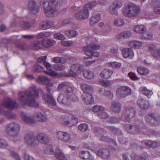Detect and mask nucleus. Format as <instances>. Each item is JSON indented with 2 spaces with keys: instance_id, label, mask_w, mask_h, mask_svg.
Here are the masks:
<instances>
[{
  "instance_id": "obj_36",
  "label": "nucleus",
  "mask_w": 160,
  "mask_h": 160,
  "mask_svg": "<svg viewBox=\"0 0 160 160\" xmlns=\"http://www.w3.org/2000/svg\"><path fill=\"white\" fill-rule=\"evenodd\" d=\"M138 103V105L142 108L146 109L149 108V103L148 102H145V101L142 99H139Z\"/></svg>"
},
{
  "instance_id": "obj_46",
  "label": "nucleus",
  "mask_w": 160,
  "mask_h": 160,
  "mask_svg": "<svg viewBox=\"0 0 160 160\" xmlns=\"http://www.w3.org/2000/svg\"><path fill=\"white\" fill-rule=\"evenodd\" d=\"M153 119H155L158 122H160V121H159L160 119V118L158 117L157 118H155L154 114H150L148 115L145 118L146 121L148 122H150Z\"/></svg>"
},
{
  "instance_id": "obj_62",
  "label": "nucleus",
  "mask_w": 160,
  "mask_h": 160,
  "mask_svg": "<svg viewBox=\"0 0 160 160\" xmlns=\"http://www.w3.org/2000/svg\"><path fill=\"white\" fill-rule=\"evenodd\" d=\"M65 68V67L64 65L59 64L55 65L53 68L57 70H64Z\"/></svg>"
},
{
  "instance_id": "obj_9",
  "label": "nucleus",
  "mask_w": 160,
  "mask_h": 160,
  "mask_svg": "<svg viewBox=\"0 0 160 160\" xmlns=\"http://www.w3.org/2000/svg\"><path fill=\"white\" fill-rule=\"evenodd\" d=\"M122 6L121 2L115 0L112 2L110 5L108 9V12L112 15H118V10Z\"/></svg>"
},
{
  "instance_id": "obj_21",
  "label": "nucleus",
  "mask_w": 160,
  "mask_h": 160,
  "mask_svg": "<svg viewBox=\"0 0 160 160\" xmlns=\"http://www.w3.org/2000/svg\"><path fill=\"white\" fill-rule=\"evenodd\" d=\"M53 25L52 21H42L39 24V27L41 30H45L50 28Z\"/></svg>"
},
{
  "instance_id": "obj_6",
  "label": "nucleus",
  "mask_w": 160,
  "mask_h": 160,
  "mask_svg": "<svg viewBox=\"0 0 160 160\" xmlns=\"http://www.w3.org/2000/svg\"><path fill=\"white\" fill-rule=\"evenodd\" d=\"M20 126L18 122H13L8 124L6 127V132L10 136H16L19 132Z\"/></svg>"
},
{
  "instance_id": "obj_10",
  "label": "nucleus",
  "mask_w": 160,
  "mask_h": 160,
  "mask_svg": "<svg viewBox=\"0 0 160 160\" xmlns=\"http://www.w3.org/2000/svg\"><path fill=\"white\" fill-rule=\"evenodd\" d=\"M22 120L25 123L29 125H33L37 122L34 114L30 115L24 112H22L21 115Z\"/></svg>"
},
{
  "instance_id": "obj_56",
  "label": "nucleus",
  "mask_w": 160,
  "mask_h": 160,
  "mask_svg": "<svg viewBox=\"0 0 160 160\" xmlns=\"http://www.w3.org/2000/svg\"><path fill=\"white\" fill-rule=\"evenodd\" d=\"M97 4L96 2H93L87 4L84 7L88 9H91L95 7Z\"/></svg>"
},
{
  "instance_id": "obj_34",
  "label": "nucleus",
  "mask_w": 160,
  "mask_h": 160,
  "mask_svg": "<svg viewBox=\"0 0 160 160\" xmlns=\"http://www.w3.org/2000/svg\"><path fill=\"white\" fill-rule=\"evenodd\" d=\"M143 45L142 43L138 41H131L129 42V45L132 48H138L142 47Z\"/></svg>"
},
{
  "instance_id": "obj_32",
  "label": "nucleus",
  "mask_w": 160,
  "mask_h": 160,
  "mask_svg": "<svg viewBox=\"0 0 160 160\" xmlns=\"http://www.w3.org/2000/svg\"><path fill=\"white\" fill-rule=\"evenodd\" d=\"M42 45V42L38 41L32 43L30 44L31 48L35 50H38L41 48Z\"/></svg>"
},
{
  "instance_id": "obj_7",
  "label": "nucleus",
  "mask_w": 160,
  "mask_h": 160,
  "mask_svg": "<svg viewBox=\"0 0 160 160\" xmlns=\"http://www.w3.org/2000/svg\"><path fill=\"white\" fill-rule=\"evenodd\" d=\"M42 94L43 100L48 105L54 106L56 105L55 99L53 97L52 93L51 91H40Z\"/></svg>"
},
{
  "instance_id": "obj_15",
  "label": "nucleus",
  "mask_w": 160,
  "mask_h": 160,
  "mask_svg": "<svg viewBox=\"0 0 160 160\" xmlns=\"http://www.w3.org/2000/svg\"><path fill=\"white\" fill-rule=\"evenodd\" d=\"M89 16L88 10L85 7L83 9L77 12L75 15L76 19L81 20L87 19Z\"/></svg>"
},
{
  "instance_id": "obj_35",
  "label": "nucleus",
  "mask_w": 160,
  "mask_h": 160,
  "mask_svg": "<svg viewBox=\"0 0 160 160\" xmlns=\"http://www.w3.org/2000/svg\"><path fill=\"white\" fill-rule=\"evenodd\" d=\"M67 89V90H70L73 89L74 88L72 86H69L68 85V83L65 82H63L59 84L58 89L61 90L62 89Z\"/></svg>"
},
{
  "instance_id": "obj_20",
  "label": "nucleus",
  "mask_w": 160,
  "mask_h": 160,
  "mask_svg": "<svg viewBox=\"0 0 160 160\" xmlns=\"http://www.w3.org/2000/svg\"><path fill=\"white\" fill-rule=\"evenodd\" d=\"M37 138L38 141L43 144L48 142L49 140L48 137L46 134L42 132L39 133Z\"/></svg>"
},
{
  "instance_id": "obj_42",
  "label": "nucleus",
  "mask_w": 160,
  "mask_h": 160,
  "mask_svg": "<svg viewBox=\"0 0 160 160\" xmlns=\"http://www.w3.org/2000/svg\"><path fill=\"white\" fill-rule=\"evenodd\" d=\"M83 74L85 77L88 79L92 78L94 77L93 72L89 70L84 71Z\"/></svg>"
},
{
  "instance_id": "obj_16",
  "label": "nucleus",
  "mask_w": 160,
  "mask_h": 160,
  "mask_svg": "<svg viewBox=\"0 0 160 160\" xmlns=\"http://www.w3.org/2000/svg\"><path fill=\"white\" fill-rule=\"evenodd\" d=\"M37 82L39 84H46L47 90H50L53 89V84L50 83V79L46 76H38L37 79Z\"/></svg>"
},
{
  "instance_id": "obj_60",
  "label": "nucleus",
  "mask_w": 160,
  "mask_h": 160,
  "mask_svg": "<svg viewBox=\"0 0 160 160\" xmlns=\"http://www.w3.org/2000/svg\"><path fill=\"white\" fill-rule=\"evenodd\" d=\"M80 87L81 89L82 90H88L93 89L91 86L85 84H81L80 85Z\"/></svg>"
},
{
  "instance_id": "obj_22",
  "label": "nucleus",
  "mask_w": 160,
  "mask_h": 160,
  "mask_svg": "<svg viewBox=\"0 0 160 160\" xmlns=\"http://www.w3.org/2000/svg\"><path fill=\"white\" fill-rule=\"evenodd\" d=\"M35 119L40 122H45L47 120V116L40 112H37L34 113Z\"/></svg>"
},
{
  "instance_id": "obj_8",
  "label": "nucleus",
  "mask_w": 160,
  "mask_h": 160,
  "mask_svg": "<svg viewBox=\"0 0 160 160\" xmlns=\"http://www.w3.org/2000/svg\"><path fill=\"white\" fill-rule=\"evenodd\" d=\"M2 105L8 109L11 110L18 106V104L15 101L12 100L9 97H7L4 99L2 103Z\"/></svg>"
},
{
  "instance_id": "obj_4",
  "label": "nucleus",
  "mask_w": 160,
  "mask_h": 160,
  "mask_svg": "<svg viewBox=\"0 0 160 160\" xmlns=\"http://www.w3.org/2000/svg\"><path fill=\"white\" fill-rule=\"evenodd\" d=\"M140 7L133 3L126 5L122 11L123 15L128 18L137 17L140 14Z\"/></svg>"
},
{
  "instance_id": "obj_12",
  "label": "nucleus",
  "mask_w": 160,
  "mask_h": 160,
  "mask_svg": "<svg viewBox=\"0 0 160 160\" xmlns=\"http://www.w3.org/2000/svg\"><path fill=\"white\" fill-rule=\"evenodd\" d=\"M72 92L69 91H67L59 95L58 98V100L61 103L67 104L70 102L69 99H71L69 98V96H71Z\"/></svg>"
},
{
  "instance_id": "obj_51",
  "label": "nucleus",
  "mask_w": 160,
  "mask_h": 160,
  "mask_svg": "<svg viewBox=\"0 0 160 160\" xmlns=\"http://www.w3.org/2000/svg\"><path fill=\"white\" fill-rule=\"evenodd\" d=\"M8 146V144L5 139L0 138V148H5Z\"/></svg>"
},
{
  "instance_id": "obj_37",
  "label": "nucleus",
  "mask_w": 160,
  "mask_h": 160,
  "mask_svg": "<svg viewBox=\"0 0 160 160\" xmlns=\"http://www.w3.org/2000/svg\"><path fill=\"white\" fill-rule=\"evenodd\" d=\"M55 156L58 160H67L66 157L60 150L55 152Z\"/></svg>"
},
{
  "instance_id": "obj_58",
  "label": "nucleus",
  "mask_w": 160,
  "mask_h": 160,
  "mask_svg": "<svg viewBox=\"0 0 160 160\" xmlns=\"http://www.w3.org/2000/svg\"><path fill=\"white\" fill-rule=\"evenodd\" d=\"M104 110V108L102 106L96 105L93 108V111L94 112H97L98 111H103Z\"/></svg>"
},
{
  "instance_id": "obj_28",
  "label": "nucleus",
  "mask_w": 160,
  "mask_h": 160,
  "mask_svg": "<svg viewBox=\"0 0 160 160\" xmlns=\"http://www.w3.org/2000/svg\"><path fill=\"white\" fill-rule=\"evenodd\" d=\"M98 155L104 158H107L110 156L109 151L106 149H102L99 150L97 153Z\"/></svg>"
},
{
  "instance_id": "obj_41",
  "label": "nucleus",
  "mask_w": 160,
  "mask_h": 160,
  "mask_svg": "<svg viewBox=\"0 0 160 160\" xmlns=\"http://www.w3.org/2000/svg\"><path fill=\"white\" fill-rule=\"evenodd\" d=\"M65 34L66 36L72 38L77 36L78 32L75 30H68L65 31Z\"/></svg>"
},
{
  "instance_id": "obj_3",
  "label": "nucleus",
  "mask_w": 160,
  "mask_h": 160,
  "mask_svg": "<svg viewBox=\"0 0 160 160\" xmlns=\"http://www.w3.org/2000/svg\"><path fill=\"white\" fill-rule=\"evenodd\" d=\"M58 3L57 0H41L40 5L44 8L46 16L50 17H54L57 13Z\"/></svg>"
},
{
  "instance_id": "obj_40",
  "label": "nucleus",
  "mask_w": 160,
  "mask_h": 160,
  "mask_svg": "<svg viewBox=\"0 0 160 160\" xmlns=\"http://www.w3.org/2000/svg\"><path fill=\"white\" fill-rule=\"evenodd\" d=\"M113 23L115 26L120 27L124 24V21L123 19L122 18H115L113 20Z\"/></svg>"
},
{
  "instance_id": "obj_17",
  "label": "nucleus",
  "mask_w": 160,
  "mask_h": 160,
  "mask_svg": "<svg viewBox=\"0 0 160 160\" xmlns=\"http://www.w3.org/2000/svg\"><path fill=\"white\" fill-rule=\"evenodd\" d=\"M71 119L68 118H62V123L68 126H70L78 122V119L74 116H72Z\"/></svg>"
},
{
  "instance_id": "obj_31",
  "label": "nucleus",
  "mask_w": 160,
  "mask_h": 160,
  "mask_svg": "<svg viewBox=\"0 0 160 160\" xmlns=\"http://www.w3.org/2000/svg\"><path fill=\"white\" fill-rule=\"evenodd\" d=\"M112 73V71L110 70L104 69L100 73V76L101 78H108L111 76Z\"/></svg>"
},
{
  "instance_id": "obj_38",
  "label": "nucleus",
  "mask_w": 160,
  "mask_h": 160,
  "mask_svg": "<svg viewBox=\"0 0 160 160\" xmlns=\"http://www.w3.org/2000/svg\"><path fill=\"white\" fill-rule=\"evenodd\" d=\"M79 157L82 159H86L89 158L90 155L88 151H81L79 152Z\"/></svg>"
},
{
  "instance_id": "obj_64",
  "label": "nucleus",
  "mask_w": 160,
  "mask_h": 160,
  "mask_svg": "<svg viewBox=\"0 0 160 160\" xmlns=\"http://www.w3.org/2000/svg\"><path fill=\"white\" fill-rule=\"evenodd\" d=\"M152 55L154 57L157 58L160 57V49H157V48L152 53Z\"/></svg>"
},
{
  "instance_id": "obj_30",
  "label": "nucleus",
  "mask_w": 160,
  "mask_h": 160,
  "mask_svg": "<svg viewBox=\"0 0 160 160\" xmlns=\"http://www.w3.org/2000/svg\"><path fill=\"white\" fill-rule=\"evenodd\" d=\"M42 42L43 46L47 48L53 46L56 43L55 41L48 39H43L42 40Z\"/></svg>"
},
{
  "instance_id": "obj_2",
  "label": "nucleus",
  "mask_w": 160,
  "mask_h": 160,
  "mask_svg": "<svg viewBox=\"0 0 160 160\" xmlns=\"http://www.w3.org/2000/svg\"><path fill=\"white\" fill-rule=\"evenodd\" d=\"M93 41V39L92 38H87L86 39L87 45L83 47L82 49L88 58L84 57V60L87 59L88 58L92 59V57H98L99 56V53L94 51L99 49L100 47L99 45L95 44Z\"/></svg>"
},
{
  "instance_id": "obj_63",
  "label": "nucleus",
  "mask_w": 160,
  "mask_h": 160,
  "mask_svg": "<svg viewBox=\"0 0 160 160\" xmlns=\"http://www.w3.org/2000/svg\"><path fill=\"white\" fill-rule=\"evenodd\" d=\"M152 141L151 140H145L142 141V144L144 146H147L151 147L152 145Z\"/></svg>"
},
{
  "instance_id": "obj_27",
  "label": "nucleus",
  "mask_w": 160,
  "mask_h": 160,
  "mask_svg": "<svg viewBox=\"0 0 160 160\" xmlns=\"http://www.w3.org/2000/svg\"><path fill=\"white\" fill-rule=\"evenodd\" d=\"M131 91H117L116 95L119 98L122 99L131 94Z\"/></svg>"
},
{
  "instance_id": "obj_11",
  "label": "nucleus",
  "mask_w": 160,
  "mask_h": 160,
  "mask_svg": "<svg viewBox=\"0 0 160 160\" xmlns=\"http://www.w3.org/2000/svg\"><path fill=\"white\" fill-rule=\"evenodd\" d=\"M25 141L28 146L34 147L38 144L37 137L32 133H28L24 137Z\"/></svg>"
},
{
  "instance_id": "obj_24",
  "label": "nucleus",
  "mask_w": 160,
  "mask_h": 160,
  "mask_svg": "<svg viewBox=\"0 0 160 160\" xmlns=\"http://www.w3.org/2000/svg\"><path fill=\"white\" fill-rule=\"evenodd\" d=\"M132 35V33L129 31H126L121 32L116 36L117 38L121 39L122 38L127 39L130 37Z\"/></svg>"
},
{
  "instance_id": "obj_43",
  "label": "nucleus",
  "mask_w": 160,
  "mask_h": 160,
  "mask_svg": "<svg viewBox=\"0 0 160 160\" xmlns=\"http://www.w3.org/2000/svg\"><path fill=\"white\" fill-rule=\"evenodd\" d=\"M107 65L108 66L114 68H119L121 66V64L120 63L116 62H108Z\"/></svg>"
},
{
  "instance_id": "obj_14",
  "label": "nucleus",
  "mask_w": 160,
  "mask_h": 160,
  "mask_svg": "<svg viewBox=\"0 0 160 160\" xmlns=\"http://www.w3.org/2000/svg\"><path fill=\"white\" fill-rule=\"evenodd\" d=\"M56 136L58 140L64 143L68 142L71 138L70 134L64 131H57Z\"/></svg>"
},
{
  "instance_id": "obj_54",
  "label": "nucleus",
  "mask_w": 160,
  "mask_h": 160,
  "mask_svg": "<svg viewBox=\"0 0 160 160\" xmlns=\"http://www.w3.org/2000/svg\"><path fill=\"white\" fill-rule=\"evenodd\" d=\"M108 128L111 132L116 133L117 135L120 134L121 133V131L120 129L116 128L113 126H109L108 127Z\"/></svg>"
},
{
  "instance_id": "obj_13",
  "label": "nucleus",
  "mask_w": 160,
  "mask_h": 160,
  "mask_svg": "<svg viewBox=\"0 0 160 160\" xmlns=\"http://www.w3.org/2000/svg\"><path fill=\"white\" fill-rule=\"evenodd\" d=\"M91 91H82V99L87 104L92 103L94 102V98L90 92Z\"/></svg>"
},
{
  "instance_id": "obj_52",
  "label": "nucleus",
  "mask_w": 160,
  "mask_h": 160,
  "mask_svg": "<svg viewBox=\"0 0 160 160\" xmlns=\"http://www.w3.org/2000/svg\"><path fill=\"white\" fill-rule=\"evenodd\" d=\"M98 115V117L101 118L107 119L109 118L108 115L103 111L99 112Z\"/></svg>"
},
{
  "instance_id": "obj_57",
  "label": "nucleus",
  "mask_w": 160,
  "mask_h": 160,
  "mask_svg": "<svg viewBox=\"0 0 160 160\" xmlns=\"http://www.w3.org/2000/svg\"><path fill=\"white\" fill-rule=\"evenodd\" d=\"M33 69L36 72H40L44 70V68L40 65H36L33 66Z\"/></svg>"
},
{
  "instance_id": "obj_49",
  "label": "nucleus",
  "mask_w": 160,
  "mask_h": 160,
  "mask_svg": "<svg viewBox=\"0 0 160 160\" xmlns=\"http://www.w3.org/2000/svg\"><path fill=\"white\" fill-rule=\"evenodd\" d=\"M148 157V155L146 152H144L142 155L136 156L134 158L135 160H146Z\"/></svg>"
},
{
  "instance_id": "obj_59",
  "label": "nucleus",
  "mask_w": 160,
  "mask_h": 160,
  "mask_svg": "<svg viewBox=\"0 0 160 160\" xmlns=\"http://www.w3.org/2000/svg\"><path fill=\"white\" fill-rule=\"evenodd\" d=\"M128 75L130 79L132 80H138L139 79V78L137 77L136 74L132 72H129Z\"/></svg>"
},
{
  "instance_id": "obj_47",
  "label": "nucleus",
  "mask_w": 160,
  "mask_h": 160,
  "mask_svg": "<svg viewBox=\"0 0 160 160\" xmlns=\"http://www.w3.org/2000/svg\"><path fill=\"white\" fill-rule=\"evenodd\" d=\"M50 36L51 34L50 32H40L37 34L36 37L37 38L40 39L48 37Z\"/></svg>"
},
{
  "instance_id": "obj_55",
  "label": "nucleus",
  "mask_w": 160,
  "mask_h": 160,
  "mask_svg": "<svg viewBox=\"0 0 160 160\" xmlns=\"http://www.w3.org/2000/svg\"><path fill=\"white\" fill-rule=\"evenodd\" d=\"M99 82L100 84L104 87H109L111 85L110 82L108 80H100Z\"/></svg>"
},
{
  "instance_id": "obj_29",
  "label": "nucleus",
  "mask_w": 160,
  "mask_h": 160,
  "mask_svg": "<svg viewBox=\"0 0 160 160\" xmlns=\"http://www.w3.org/2000/svg\"><path fill=\"white\" fill-rule=\"evenodd\" d=\"M101 15L99 14H97L91 17L90 23L91 25H93L97 23L101 19Z\"/></svg>"
},
{
  "instance_id": "obj_61",
  "label": "nucleus",
  "mask_w": 160,
  "mask_h": 160,
  "mask_svg": "<svg viewBox=\"0 0 160 160\" xmlns=\"http://www.w3.org/2000/svg\"><path fill=\"white\" fill-rule=\"evenodd\" d=\"M54 38L60 40H63L65 39V37L64 35L60 33H56L54 35Z\"/></svg>"
},
{
  "instance_id": "obj_45",
  "label": "nucleus",
  "mask_w": 160,
  "mask_h": 160,
  "mask_svg": "<svg viewBox=\"0 0 160 160\" xmlns=\"http://www.w3.org/2000/svg\"><path fill=\"white\" fill-rule=\"evenodd\" d=\"M52 61L55 63H64L66 62L67 60L65 58L62 57H55L53 58Z\"/></svg>"
},
{
  "instance_id": "obj_5",
  "label": "nucleus",
  "mask_w": 160,
  "mask_h": 160,
  "mask_svg": "<svg viewBox=\"0 0 160 160\" xmlns=\"http://www.w3.org/2000/svg\"><path fill=\"white\" fill-rule=\"evenodd\" d=\"M69 60L71 61L70 63L72 64L69 71V75L72 77L76 76L78 73L77 72V70H82L83 67L82 65L79 64L80 61V59L76 58H70Z\"/></svg>"
},
{
  "instance_id": "obj_26",
  "label": "nucleus",
  "mask_w": 160,
  "mask_h": 160,
  "mask_svg": "<svg viewBox=\"0 0 160 160\" xmlns=\"http://www.w3.org/2000/svg\"><path fill=\"white\" fill-rule=\"evenodd\" d=\"M146 31L145 27L142 25L136 26L134 28V32L137 33H144Z\"/></svg>"
},
{
  "instance_id": "obj_18",
  "label": "nucleus",
  "mask_w": 160,
  "mask_h": 160,
  "mask_svg": "<svg viewBox=\"0 0 160 160\" xmlns=\"http://www.w3.org/2000/svg\"><path fill=\"white\" fill-rule=\"evenodd\" d=\"M125 116L127 118L126 121H128V119L133 118L135 116V110L133 108L130 106L127 107L124 111Z\"/></svg>"
},
{
  "instance_id": "obj_33",
  "label": "nucleus",
  "mask_w": 160,
  "mask_h": 160,
  "mask_svg": "<svg viewBox=\"0 0 160 160\" xmlns=\"http://www.w3.org/2000/svg\"><path fill=\"white\" fill-rule=\"evenodd\" d=\"M111 28L110 26L108 24L105 23L104 27L101 30L100 34L103 35H107L111 31Z\"/></svg>"
},
{
  "instance_id": "obj_1",
  "label": "nucleus",
  "mask_w": 160,
  "mask_h": 160,
  "mask_svg": "<svg viewBox=\"0 0 160 160\" xmlns=\"http://www.w3.org/2000/svg\"><path fill=\"white\" fill-rule=\"evenodd\" d=\"M39 97L38 91H20L18 93V99L21 104L36 108L39 107L36 100Z\"/></svg>"
},
{
  "instance_id": "obj_53",
  "label": "nucleus",
  "mask_w": 160,
  "mask_h": 160,
  "mask_svg": "<svg viewBox=\"0 0 160 160\" xmlns=\"http://www.w3.org/2000/svg\"><path fill=\"white\" fill-rule=\"evenodd\" d=\"M3 115L7 118L11 119H14L16 118L15 114L8 111H6Z\"/></svg>"
},
{
  "instance_id": "obj_44",
  "label": "nucleus",
  "mask_w": 160,
  "mask_h": 160,
  "mask_svg": "<svg viewBox=\"0 0 160 160\" xmlns=\"http://www.w3.org/2000/svg\"><path fill=\"white\" fill-rule=\"evenodd\" d=\"M19 26L22 28L24 29H28L31 27L30 23L26 21H21L19 23Z\"/></svg>"
},
{
  "instance_id": "obj_50",
  "label": "nucleus",
  "mask_w": 160,
  "mask_h": 160,
  "mask_svg": "<svg viewBox=\"0 0 160 160\" xmlns=\"http://www.w3.org/2000/svg\"><path fill=\"white\" fill-rule=\"evenodd\" d=\"M88 126L86 123L81 124L78 127L79 130L82 132H85L88 129Z\"/></svg>"
},
{
  "instance_id": "obj_23",
  "label": "nucleus",
  "mask_w": 160,
  "mask_h": 160,
  "mask_svg": "<svg viewBox=\"0 0 160 160\" xmlns=\"http://www.w3.org/2000/svg\"><path fill=\"white\" fill-rule=\"evenodd\" d=\"M122 53L125 58L130 57L132 58L134 56V53L131 48H124L122 50Z\"/></svg>"
},
{
  "instance_id": "obj_39",
  "label": "nucleus",
  "mask_w": 160,
  "mask_h": 160,
  "mask_svg": "<svg viewBox=\"0 0 160 160\" xmlns=\"http://www.w3.org/2000/svg\"><path fill=\"white\" fill-rule=\"evenodd\" d=\"M137 71L139 73L142 75H148L149 72L148 69L142 67H138Z\"/></svg>"
},
{
  "instance_id": "obj_48",
  "label": "nucleus",
  "mask_w": 160,
  "mask_h": 160,
  "mask_svg": "<svg viewBox=\"0 0 160 160\" xmlns=\"http://www.w3.org/2000/svg\"><path fill=\"white\" fill-rule=\"evenodd\" d=\"M92 130L95 134L97 136H101V134H103L104 132V131L101 128L99 127H95L93 128Z\"/></svg>"
},
{
  "instance_id": "obj_19",
  "label": "nucleus",
  "mask_w": 160,
  "mask_h": 160,
  "mask_svg": "<svg viewBox=\"0 0 160 160\" xmlns=\"http://www.w3.org/2000/svg\"><path fill=\"white\" fill-rule=\"evenodd\" d=\"M28 6L29 10L33 14H37L39 11V7L36 5L35 2L34 1H30Z\"/></svg>"
},
{
  "instance_id": "obj_25",
  "label": "nucleus",
  "mask_w": 160,
  "mask_h": 160,
  "mask_svg": "<svg viewBox=\"0 0 160 160\" xmlns=\"http://www.w3.org/2000/svg\"><path fill=\"white\" fill-rule=\"evenodd\" d=\"M121 107V104L119 102L116 101H113L112 102L111 109L113 112H119L120 111Z\"/></svg>"
}]
</instances>
